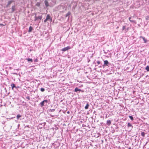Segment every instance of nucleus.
Returning a JSON list of instances; mask_svg holds the SVG:
<instances>
[{"instance_id":"obj_27","label":"nucleus","mask_w":149,"mask_h":149,"mask_svg":"<svg viewBox=\"0 0 149 149\" xmlns=\"http://www.w3.org/2000/svg\"><path fill=\"white\" fill-rule=\"evenodd\" d=\"M38 59H37V58H36V59L35 60H34V61L35 62H38Z\"/></svg>"},{"instance_id":"obj_3","label":"nucleus","mask_w":149,"mask_h":149,"mask_svg":"<svg viewBox=\"0 0 149 149\" xmlns=\"http://www.w3.org/2000/svg\"><path fill=\"white\" fill-rule=\"evenodd\" d=\"M46 102V103H47L48 101L47 100H45L40 103V104L41 107H42L44 105V103Z\"/></svg>"},{"instance_id":"obj_32","label":"nucleus","mask_w":149,"mask_h":149,"mask_svg":"<svg viewBox=\"0 0 149 149\" xmlns=\"http://www.w3.org/2000/svg\"><path fill=\"white\" fill-rule=\"evenodd\" d=\"M67 113H68V114H69V113H70V112H69V111H68L67 112Z\"/></svg>"},{"instance_id":"obj_31","label":"nucleus","mask_w":149,"mask_h":149,"mask_svg":"<svg viewBox=\"0 0 149 149\" xmlns=\"http://www.w3.org/2000/svg\"><path fill=\"white\" fill-rule=\"evenodd\" d=\"M0 25H1V26H4V25L3 24H0Z\"/></svg>"},{"instance_id":"obj_16","label":"nucleus","mask_w":149,"mask_h":149,"mask_svg":"<svg viewBox=\"0 0 149 149\" xmlns=\"http://www.w3.org/2000/svg\"><path fill=\"white\" fill-rule=\"evenodd\" d=\"M28 61H30L32 62L33 61V60L31 58H28L27 59Z\"/></svg>"},{"instance_id":"obj_15","label":"nucleus","mask_w":149,"mask_h":149,"mask_svg":"<svg viewBox=\"0 0 149 149\" xmlns=\"http://www.w3.org/2000/svg\"><path fill=\"white\" fill-rule=\"evenodd\" d=\"M12 12H13L15 10V6H13L12 7Z\"/></svg>"},{"instance_id":"obj_1","label":"nucleus","mask_w":149,"mask_h":149,"mask_svg":"<svg viewBox=\"0 0 149 149\" xmlns=\"http://www.w3.org/2000/svg\"><path fill=\"white\" fill-rule=\"evenodd\" d=\"M46 19L48 20H50L51 22L52 21V18L50 17V15L49 14H47L46 16Z\"/></svg>"},{"instance_id":"obj_2","label":"nucleus","mask_w":149,"mask_h":149,"mask_svg":"<svg viewBox=\"0 0 149 149\" xmlns=\"http://www.w3.org/2000/svg\"><path fill=\"white\" fill-rule=\"evenodd\" d=\"M70 49V48L69 46H68L66 47H64L62 49V51L64 52Z\"/></svg>"},{"instance_id":"obj_30","label":"nucleus","mask_w":149,"mask_h":149,"mask_svg":"<svg viewBox=\"0 0 149 149\" xmlns=\"http://www.w3.org/2000/svg\"><path fill=\"white\" fill-rule=\"evenodd\" d=\"M125 29V26H123V30Z\"/></svg>"},{"instance_id":"obj_12","label":"nucleus","mask_w":149,"mask_h":149,"mask_svg":"<svg viewBox=\"0 0 149 149\" xmlns=\"http://www.w3.org/2000/svg\"><path fill=\"white\" fill-rule=\"evenodd\" d=\"M89 106V104H88V103L86 105L85 107V109H88Z\"/></svg>"},{"instance_id":"obj_10","label":"nucleus","mask_w":149,"mask_h":149,"mask_svg":"<svg viewBox=\"0 0 149 149\" xmlns=\"http://www.w3.org/2000/svg\"><path fill=\"white\" fill-rule=\"evenodd\" d=\"M74 91L76 92H77L78 91H81V90L80 89H79L78 88L76 87L75 88Z\"/></svg>"},{"instance_id":"obj_4","label":"nucleus","mask_w":149,"mask_h":149,"mask_svg":"<svg viewBox=\"0 0 149 149\" xmlns=\"http://www.w3.org/2000/svg\"><path fill=\"white\" fill-rule=\"evenodd\" d=\"M129 19L130 20V21L132 22H135V21L134 19V17H129Z\"/></svg>"},{"instance_id":"obj_5","label":"nucleus","mask_w":149,"mask_h":149,"mask_svg":"<svg viewBox=\"0 0 149 149\" xmlns=\"http://www.w3.org/2000/svg\"><path fill=\"white\" fill-rule=\"evenodd\" d=\"M42 18V16H38V17H35L34 21H36L38 19H40L41 20Z\"/></svg>"},{"instance_id":"obj_22","label":"nucleus","mask_w":149,"mask_h":149,"mask_svg":"<svg viewBox=\"0 0 149 149\" xmlns=\"http://www.w3.org/2000/svg\"><path fill=\"white\" fill-rule=\"evenodd\" d=\"M145 133L144 132H142L141 133V136H142L143 137L145 136Z\"/></svg>"},{"instance_id":"obj_14","label":"nucleus","mask_w":149,"mask_h":149,"mask_svg":"<svg viewBox=\"0 0 149 149\" xmlns=\"http://www.w3.org/2000/svg\"><path fill=\"white\" fill-rule=\"evenodd\" d=\"M13 1H9L8 2V6L9 5L12 3L13 2Z\"/></svg>"},{"instance_id":"obj_19","label":"nucleus","mask_w":149,"mask_h":149,"mask_svg":"<svg viewBox=\"0 0 149 149\" xmlns=\"http://www.w3.org/2000/svg\"><path fill=\"white\" fill-rule=\"evenodd\" d=\"M70 12H68L66 15V17H68V16H69L70 15Z\"/></svg>"},{"instance_id":"obj_25","label":"nucleus","mask_w":149,"mask_h":149,"mask_svg":"<svg viewBox=\"0 0 149 149\" xmlns=\"http://www.w3.org/2000/svg\"><path fill=\"white\" fill-rule=\"evenodd\" d=\"M40 91L42 92H43L45 91V89L43 88H41L40 89Z\"/></svg>"},{"instance_id":"obj_9","label":"nucleus","mask_w":149,"mask_h":149,"mask_svg":"<svg viewBox=\"0 0 149 149\" xmlns=\"http://www.w3.org/2000/svg\"><path fill=\"white\" fill-rule=\"evenodd\" d=\"M45 5L47 7V6H49V3L47 1V0L45 1Z\"/></svg>"},{"instance_id":"obj_34","label":"nucleus","mask_w":149,"mask_h":149,"mask_svg":"<svg viewBox=\"0 0 149 149\" xmlns=\"http://www.w3.org/2000/svg\"><path fill=\"white\" fill-rule=\"evenodd\" d=\"M128 149H131V147H129V148H128Z\"/></svg>"},{"instance_id":"obj_33","label":"nucleus","mask_w":149,"mask_h":149,"mask_svg":"<svg viewBox=\"0 0 149 149\" xmlns=\"http://www.w3.org/2000/svg\"><path fill=\"white\" fill-rule=\"evenodd\" d=\"M35 17H36V13H35Z\"/></svg>"},{"instance_id":"obj_6","label":"nucleus","mask_w":149,"mask_h":149,"mask_svg":"<svg viewBox=\"0 0 149 149\" xmlns=\"http://www.w3.org/2000/svg\"><path fill=\"white\" fill-rule=\"evenodd\" d=\"M11 86L12 87V89L13 90L14 89V88H17V87L15 86L14 84L13 83L12 84H11Z\"/></svg>"},{"instance_id":"obj_7","label":"nucleus","mask_w":149,"mask_h":149,"mask_svg":"<svg viewBox=\"0 0 149 149\" xmlns=\"http://www.w3.org/2000/svg\"><path fill=\"white\" fill-rule=\"evenodd\" d=\"M104 65L105 66V65H106L107 66L108 64L109 63L108 61L107 60H105L104 61Z\"/></svg>"},{"instance_id":"obj_24","label":"nucleus","mask_w":149,"mask_h":149,"mask_svg":"<svg viewBox=\"0 0 149 149\" xmlns=\"http://www.w3.org/2000/svg\"><path fill=\"white\" fill-rule=\"evenodd\" d=\"M128 126L129 127H132V125L130 123H128Z\"/></svg>"},{"instance_id":"obj_13","label":"nucleus","mask_w":149,"mask_h":149,"mask_svg":"<svg viewBox=\"0 0 149 149\" xmlns=\"http://www.w3.org/2000/svg\"><path fill=\"white\" fill-rule=\"evenodd\" d=\"M140 38H142V39H143V40L144 41V43H146L147 42V40H146L144 38H143V37H140Z\"/></svg>"},{"instance_id":"obj_28","label":"nucleus","mask_w":149,"mask_h":149,"mask_svg":"<svg viewBox=\"0 0 149 149\" xmlns=\"http://www.w3.org/2000/svg\"><path fill=\"white\" fill-rule=\"evenodd\" d=\"M47 21H48V20L46 19L44 20V22L45 23H46Z\"/></svg>"},{"instance_id":"obj_17","label":"nucleus","mask_w":149,"mask_h":149,"mask_svg":"<svg viewBox=\"0 0 149 149\" xmlns=\"http://www.w3.org/2000/svg\"><path fill=\"white\" fill-rule=\"evenodd\" d=\"M22 116L20 114H18L17 116V119H18L19 118L21 117Z\"/></svg>"},{"instance_id":"obj_18","label":"nucleus","mask_w":149,"mask_h":149,"mask_svg":"<svg viewBox=\"0 0 149 149\" xmlns=\"http://www.w3.org/2000/svg\"><path fill=\"white\" fill-rule=\"evenodd\" d=\"M146 70L148 71H149V66L148 65L146 68Z\"/></svg>"},{"instance_id":"obj_26","label":"nucleus","mask_w":149,"mask_h":149,"mask_svg":"<svg viewBox=\"0 0 149 149\" xmlns=\"http://www.w3.org/2000/svg\"><path fill=\"white\" fill-rule=\"evenodd\" d=\"M146 20L149 19V16H147L146 17Z\"/></svg>"},{"instance_id":"obj_11","label":"nucleus","mask_w":149,"mask_h":149,"mask_svg":"<svg viewBox=\"0 0 149 149\" xmlns=\"http://www.w3.org/2000/svg\"><path fill=\"white\" fill-rule=\"evenodd\" d=\"M107 125H109L111 124V121L110 120H108L107 121Z\"/></svg>"},{"instance_id":"obj_20","label":"nucleus","mask_w":149,"mask_h":149,"mask_svg":"<svg viewBox=\"0 0 149 149\" xmlns=\"http://www.w3.org/2000/svg\"><path fill=\"white\" fill-rule=\"evenodd\" d=\"M129 117L132 120H133V117L132 116H129Z\"/></svg>"},{"instance_id":"obj_8","label":"nucleus","mask_w":149,"mask_h":149,"mask_svg":"<svg viewBox=\"0 0 149 149\" xmlns=\"http://www.w3.org/2000/svg\"><path fill=\"white\" fill-rule=\"evenodd\" d=\"M33 29V27L31 26H30L29 27L28 32H31L32 31Z\"/></svg>"},{"instance_id":"obj_23","label":"nucleus","mask_w":149,"mask_h":149,"mask_svg":"<svg viewBox=\"0 0 149 149\" xmlns=\"http://www.w3.org/2000/svg\"><path fill=\"white\" fill-rule=\"evenodd\" d=\"M26 98L28 100H30V97L28 96L26 97Z\"/></svg>"},{"instance_id":"obj_21","label":"nucleus","mask_w":149,"mask_h":149,"mask_svg":"<svg viewBox=\"0 0 149 149\" xmlns=\"http://www.w3.org/2000/svg\"><path fill=\"white\" fill-rule=\"evenodd\" d=\"M40 5V2H37L36 4V5L38 6H39Z\"/></svg>"},{"instance_id":"obj_29","label":"nucleus","mask_w":149,"mask_h":149,"mask_svg":"<svg viewBox=\"0 0 149 149\" xmlns=\"http://www.w3.org/2000/svg\"><path fill=\"white\" fill-rule=\"evenodd\" d=\"M97 63L98 64H99L100 63V62L99 61H97Z\"/></svg>"}]
</instances>
